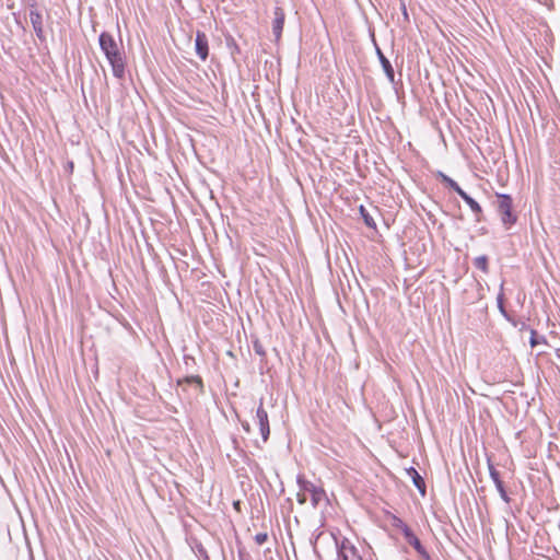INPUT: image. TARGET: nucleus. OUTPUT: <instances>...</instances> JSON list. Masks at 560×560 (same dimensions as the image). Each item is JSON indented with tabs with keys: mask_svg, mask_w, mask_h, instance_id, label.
<instances>
[{
	"mask_svg": "<svg viewBox=\"0 0 560 560\" xmlns=\"http://www.w3.org/2000/svg\"><path fill=\"white\" fill-rule=\"evenodd\" d=\"M100 46L108 60L114 77L118 79L125 78L126 56L120 44H118L113 35L103 32L98 38Z\"/></svg>",
	"mask_w": 560,
	"mask_h": 560,
	"instance_id": "nucleus-1",
	"label": "nucleus"
},
{
	"mask_svg": "<svg viewBox=\"0 0 560 560\" xmlns=\"http://www.w3.org/2000/svg\"><path fill=\"white\" fill-rule=\"evenodd\" d=\"M498 211L501 215L502 223L510 228L516 222V215L512 212L513 200L510 195L497 194Z\"/></svg>",
	"mask_w": 560,
	"mask_h": 560,
	"instance_id": "nucleus-2",
	"label": "nucleus"
},
{
	"mask_svg": "<svg viewBox=\"0 0 560 560\" xmlns=\"http://www.w3.org/2000/svg\"><path fill=\"white\" fill-rule=\"evenodd\" d=\"M301 489L306 492V494H310L313 506H317L323 500L326 499V492L320 486L305 481L302 483Z\"/></svg>",
	"mask_w": 560,
	"mask_h": 560,
	"instance_id": "nucleus-3",
	"label": "nucleus"
},
{
	"mask_svg": "<svg viewBox=\"0 0 560 560\" xmlns=\"http://www.w3.org/2000/svg\"><path fill=\"white\" fill-rule=\"evenodd\" d=\"M338 555L341 560H362L358 549L347 538L340 541L338 546Z\"/></svg>",
	"mask_w": 560,
	"mask_h": 560,
	"instance_id": "nucleus-4",
	"label": "nucleus"
},
{
	"mask_svg": "<svg viewBox=\"0 0 560 560\" xmlns=\"http://www.w3.org/2000/svg\"><path fill=\"white\" fill-rule=\"evenodd\" d=\"M256 418L259 424L260 434L262 438V441L266 442L270 434V427H269V419L268 413L266 409L264 408L262 401H260L257 411H256Z\"/></svg>",
	"mask_w": 560,
	"mask_h": 560,
	"instance_id": "nucleus-5",
	"label": "nucleus"
},
{
	"mask_svg": "<svg viewBox=\"0 0 560 560\" xmlns=\"http://www.w3.org/2000/svg\"><path fill=\"white\" fill-rule=\"evenodd\" d=\"M195 46L197 55L202 61H205L209 56V43L208 37L203 32L197 31Z\"/></svg>",
	"mask_w": 560,
	"mask_h": 560,
	"instance_id": "nucleus-6",
	"label": "nucleus"
},
{
	"mask_svg": "<svg viewBox=\"0 0 560 560\" xmlns=\"http://www.w3.org/2000/svg\"><path fill=\"white\" fill-rule=\"evenodd\" d=\"M285 14L282 8L277 7L273 11L272 31L277 39L281 37L284 26Z\"/></svg>",
	"mask_w": 560,
	"mask_h": 560,
	"instance_id": "nucleus-7",
	"label": "nucleus"
},
{
	"mask_svg": "<svg viewBox=\"0 0 560 560\" xmlns=\"http://www.w3.org/2000/svg\"><path fill=\"white\" fill-rule=\"evenodd\" d=\"M404 536L406 540L420 553L427 556V551L422 547L419 538L412 533L410 527H404Z\"/></svg>",
	"mask_w": 560,
	"mask_h": 560,
	"instance_id": "nucleus-8",
	"label": "nucleus"
},
{
	"mask_svg": "<svg viewBox=\"0 0 560 560\" xmlns=\"http://www.w3.org/2000/svg\"><path fill=\"white\" fill-rule=\"evenodd\" d=\"M30 20H31V23H32L33 28L36 32V34L38 36L42 35V33H43V16H42L40 12H38L36 10H32L30 12Z\"/></svg>",
	"mask_w": 560,
	"mask_h": 560,
	"instance_id": "nucleus-9",
	"label": "nucleus"
},
{
	"mask_svg": "<svg viewBox=\"0 0 560 560\" xmlns=\"http://www.w3.org/2000/svg\"><path fill=\"white\" fill-rule=\"evenodd\" d=\"M380 61L382 63L383 70L385 71V74L389 82H394L395 80V72L394 69L389 62V60L378 50Z\"/></svg>",
	"mask_w": 560,
	"mask_h": 560,
	"instance_id": "nucleus-10",
	"label": "nucleus"
},
{
	"mask_svg": "<svg viewBox=\"0 0 560 560\" xmlns=\"http://www.w3.org/2000/svg\"><path fill=\"white\" fill-rule=\"evenodd\" d=\"M462 199L468 205L470 210L475 212L477 215L482 212L480 205L474 200L470 196H468L464 190L459 192Z\"/></svg>",
	"mask_w": 560,
	"mask_h": 560,
	"instance_id": "nucleus-11",
	"label": "nucleus"
},
{
	"mask_svg": "<svg viewBox=\"0 0 560 560\" xmlns=\"http://www.w3.org/2000/svg\"><path fill=\"white\" fill-rule=\"evenodd\" d=\"M474 266L483 273L489 272V259L486 255L478 256L474 259Z\"/></svg>",
	"mask_w": 560,
	"mask_h": 560,
	"instance_id": "nucleus-12",
	"label": "nucleus"
},
{
	"mask_svg": "<svg viewBox=\"0 0 560 560\" xmlns=\"http://www.w3.org/2000/svg\"><path fill=\"white\" fill-rule=\"evenodd\" d=\"M360 214L362 215V219L366 226L371 229H376V222L374 221L373 217L368 212L364 206L359 207Z\"/></svg>",
	"mask_w": 560,
	"mask_h": 560,
	"instance_id": "nucleus-13",
	"label": "nucleus"
},
{
	"mask_svg": "<svg viewBox=\"0 0 560 560\" xmlns=\"http://www.w3.org/2000/svg\"><path fill=\"white\" fill-rule=\"evenodd\" d=\"M439 177L442 179L443 183H445L450 188L455 190L458 195L463 190L455 180H453L451 177L446 176L445 174L440 172Z\"/></svg>",
	"mask_w": 560,
	"mask_h": 560,
	"instance_id": "nucleus-14",
	"label": "nucleus"
},
{
	"mask_svg": "<svg viewBox=\"0 0 560 560\" xmlns=\"http://www.w3.org/2000/svg\"><path fill=\"white\" fill-rule=\"evenodd\" d=\"M412 472H413V481H415V485L417 486V488H419L422 492H424V481L423 479L419 476V474L417 472L416 469L412 468Z\"/></svg>",
	"mask_w": 560,
	"mask_h": 560,
	"instance_id": "nucleus-15",
	"label": "nucleus"
},
{
	"mask_svg": "<svg viewBox=\"0 0 560 560\" xmlns=\"http://www.w3.org/2000/svg\"><path fill=\"white\" fill-rule=\"evenodd\" d=\"M184 381L188 384H197L200 388L203 386L202 378L199 375L187 376Z\"/></svg>",
	"mask_w": 560,
	"mask_h": 560,
	"instance_id": "nucleus-16",
	"label": "nucleus"
},
{
	"mask_svg": "<svg viewBox=\"0 0 560 560\" xmlns=\"http://www.w3.org/2000/svg\"><path fill=\"white\" fill-rule=\"evenodd\" d=\"M393 526L399 528L404 533V527H409L402 520L397 516H393Z\"/></svg>",
	"mask_w": 560,
	"mask_h": 560,
	"instance_id": "nucleus-17",
	"label": "nucleus"
},
{
	"mask_svg": "<svg viewBox=\"0 0 560 560\" xmlns=\"http://www.w3.org/2000/svg\"><path fill=\"white\" fill-rule=\"evenodd\" d=\"M498 491L500 492L501 494V498L505 501V502H509V497L506 494V491L504 489V486H503V482H498V485H495Z\"/></svg>",
	"mask_w": 560,
	"mask_h": 560,
	"instance_id": "nucleus-18",
	"label": "nucleus"
},
{
	"mask_svg": "<svg viewBox=\"0 0 560 560\" xmlns=\"http://www.w3.org/2000/svg\"><path fill=\"white\" fill-rule=\"evenodd\" d=\"M268 539V535L267 533H258L256 536H255V541L257 545H262L267 541Z\"/></svg>",
	"mask_w": 560,
	"mask_h": 560,
	"instance_id": "nucleus-19",
	"label": "nucleus"
},
{
	"mask_svg": "<svg viewBox=\"0 0 560 560\" xmlns=\"http://www.w3.org/2000/svg\"><path fill=\"white\" fill-rule=\"evenodd\" d=\"M490 476L495 485H498V482H502V480L500 479V475L495 469L490 470Z\"/></svg>",
	"mask_w": 560,
	"mask_h": 560,
	"instance_id": "nucleus-20",
	"label": "nucleus"
},
{
	"mask_svg": "<svg viewBox=\"0 0 560 560\" xmlns=\"http://www.w3.org/2000/svg\"><path fill=\"white\" fill-rule=\"evenodd\" d=\"M298 502L300 504H304L306 502V492L302 490L301 493H298Z\"/></svg>",
	"mask_w": 560,
	"mask_h": 560,
	"instance_id": "nucleus-21",
	"label": "nucleus"
},
{
	"mask_svg": "<svg viewBox=\"0 0 560 560\" xmlns=\"http://www.w3.org/2000/svg\"><path fill=\"white\" fill-rule=\"evenodd\" d=\"M536 331L535 330H532V337H530V346L532 347H535L538 342H537V339H536Z\"/></svg>",
	"mask_w": 560,
	"mask_h": 560,
	"instance_id": "nucleus-22",
	"label": "nucleus"
},
{
	"mask_svg": "<svg viewBox=\"0 0 560 560\" xmlns=\"http://www.w3.org/2000/svg\"><path fill=\"white\" fill-rule=\"evenodd\" d=\"M233 508H234L237 512H240V511H241V502H240V501H235V502L233 503Z\"/></svg>",
	"mask_w": 560,
	"mask_h": 560,
	"instance_id": "nucleus-23",
	"label": "nucleus"
},
{
	"mask_svg": "<svg viewBox=\"0 0 560 560\" xmlns=\"http://www.w3.org/2000/svg\"><path fill=\"white\" fill-rule=\"evenodd\" d=\"M243 428L245 431L249 432V425L248 424H243Z\"/></svg>",
	"mask_w": 560,
	"mask_h": 560,
	"instance_id": "nucleus-24",
	"label": "nucleus"
}]
</instances>
